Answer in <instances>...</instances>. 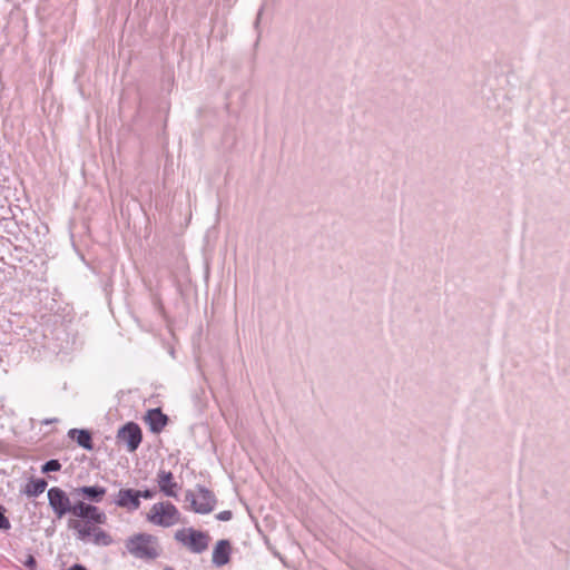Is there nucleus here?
Segmentation results:
<instances>
[{
  "instance_id": "aec40b11",
  "label": "nucleus",
  "mask_w": 570,
  "mask_h": 570,
  "mask_svg": "<svg viewBox=\"0 0 570 570\" xmlns=\"http://www.w3.org/2000/svg\"><path fill=\"white\" fill-rule=\"evenodd\" d=\"M23 564H24L27 568H29V569L33 570V569L36 568V566H37V561H36V559L33 558V556L29 554V556H28V558H27V560L23 562Z\"/></svg>"
},
{
  "instance_id": "f3484780",
  "label": "nucleus",
  "mask_w": 570,
  "mask_h": 570,
  "mask_svg": "<svg viewBox=\"0 0 570 570\" xmlns=\"http://www.w3.org/2000/svg\"><path fill=\"white\" fill-rule=\"evenodd\" d=\"M61 469V464L58 460H49L47 461L42 468H41V471L43 473H49V472H56V471H59Z\"/></svg>"
},
{
  "instance_id": "f8f14e48",
  "label": "nucleus",
  "mask_w": 570,
  "mask_h": 570,
  "mask_svg": "<svg viewBox=\"0 0 570 570\" xmlns=\"http://www.w3.org/2000/svg\"><path fill=\"white\" fill-rule=\"evenodd\" d=\"M68 435L72 439V440H76V442L83 449L86 450H92L94 449V444H92V438H91V434L89 431L87 430H78V429H71L69 430L68 432Z\"/></svg>"
},
{
  "instance_id": "ddd939ff",
  "label": "nucleus",
  "mask_w": 570,
  "mask_h": 570,
  "mask_svg": "<svg viewBox=\"0 0 570 570\" xmlns=\"http://www.w3.org/2000/svg\"><path fill=\"white\" fill-rule=\"evenodd\" d=\"M79 493L94 502H100L102 497L106 494V489L102 487H82L78 489Z\"/></svg>"
},
{
  "instance_id": "7ed1b4c3",
  "label": "nucleus",
  "mask_w": 570,
  "mask_h": 570,
  "mask_svg": "<svg viewBox=\"0 0 570 570\" xmlns=\"http://www.w3.org/2000/svg\"><path fill=\"white\" fill-rule=\"evenodd\" d=\"M180 513L171 502L155 503L147 515L155 525L169 528L179 522Z\"/></svg>"
},
{
  "instance_id": "6e6552de",
  "label": "nucleus",
  "mask_w": 570,
  "mask_h": 570,
  "mask_svg": "<svg viewBox=\"0 0 570 570\" xmlns=\"http://www.w3.org/2000/svg\"><path fill=\"white\" fill-rule=\"evenodd\" d=\"M115 503L129 511L138 510L140 507V500L138 498L137 490L121 489L117 494Z\"/></svg>"
},
{
  "instance_id": "412c9836",
  "label": "nucleus",
  "mask_w": 570,
  "mask_h": 570,
  "mask_svg": "<svg viewBox=\"0 0 570 570\" xmlns=\"http://www.w3.org/2000/svg\"><path fill=\"white\" fill-rule=\"evenodd\" d=\"M137 494H138V498H144V499H151L154 497V492L151 490H144V491H140V490H137Z\"/></svg>"
},
{
  "instance_id": "b1692460",
  "label": "nucleus",
  "mask_w": 570,
  "mask_h": 570,
  "mask_svg": "<svg viewBox=\"0 0 570 570\" xmlns=\"http://www.w3.org/2000/svg\"><path fill=\"white\" fill-rule=\"evenodd\" d=\"M164 570H175V569H173L170 567H166Z\"/></svg>"
},
{
  "instance_id": "4468645a",
  "label": "nucleus",
  "mask_w": 570,
  "mask_h": 570,
  "mask_svg": "<svg viewBox=\"0 0 570 570\" xmlns=\"http://www.w3.org/2000/svg\"><path fill=\"white\" fill-rule=\"evenodd\" d=\"M47 488V482L43 479L32 480L26 485V494L29 497H38Z\"/></svg>"
},
{
  "instance_id": "5701e85b",
  "label": "nucleus",
  "mask_w": 570,
  "mask_h": 570,
  "mask_svg": "<svg viewBox=\"0 0 570 570\" xmlns=\"http://www.w3.org/2000/svg\"><path fill=\"white\" fill-rule=\"evenodd\" d=\"M56 421H57V419H50V420L48 419V420H45L42 423L43 424H50V423L56 422Z\"/></svg>"
},
{
  "instance_id": "f03ea898",
  "label": "nucleus",
  "mask_w": 570,
  "mask_h": 570,
  "mask_svg": "<svg viewBox=\"0 0 570 570\" xmlns=\"http://www.w3.org/2000/svg\"><path fill=\"white\" fill-rule=\"evenodd\" d=\"M69 528L76 531L77 539L82 542H92L97 546H109L111 537L102 529L97 527L94 521L70 520Z\"/></svg>"
},
{
  "instance_id": "dca6fc26",
  "label": "nucleus",
  "mask_w": 570,
  "mask_h": 570,
  "mask_svg": "<svg viewBox=\"0 0 570 570\" xmlns=\"http://www.w3.org/2000/svg\"><path fill=\"white\" fill-rule=\"evenodd\" d=\"M88 509H89V504H87L82 501H79L73 505L70 504V510L68 513H71L72 515H75L77 518L86 519Z\"/></svg>"
},
{
  "instance_id": "6ab92c4d",
  "label": "nucleus",
  "mask_w": 570,
  "mask_h": 570,
  "mask_svg": "<svg viewBox=\"0 0 570 570\" xmlns=\"http://www.w3.org/2000/svg\"><path fill=\"white\" fill-rule=\"evenodd\" d=\"M232 517H233V513H232V511H229V510L222 511V512H219V513L216 515V518H217L218 520H220V521H229V520L232 519Z\"/></svg>"
},
{
  "instance_id": "39448f33",
  "label": "nucleus",
  "mask_w": 570,
  "mask_h": 570,
  "mask_svg": "<svg viewBox=\"0 0 570 570\" xmlns=\"http://www.w3.org/2000/svg\"><path fill=\"white\" fill-rule=\"evenodd\" d=\"M175 539L186 546L194 553H203L208 549L210 537L195 529L178 530Z\"/></svg>"
},
{
  "instance_id": "0eeeda50",
  "label": "nucleus",
  "mask_w": 570,
  "mask_h": 570,
  "mask_svg": "<svg viewBox=\"0 0 570 570\" xmlns=\"http://www.w3.org/2000/svg\"><path fill=\"white\" fill-rule=\"evenodd\" d=\"M48 501L58 519L62 518L70 510V499L60 488L53 487L48 490Z\"/></svg>"
},
{
  "instance_id": "4be33fe9",
  "label": "nucleus",
  "mask_w": 570,
  "mask_h": 570,
  "mask_svg": "<svg viewBox=\"0 0 570 570\" xmlns=\"http://www.w3.org/2000/svg\"><path fill=\"white\" fill-rule=\"evenodd\" d=\"M69 570H87V569L81 564H73L72 567L69 568Z\"/></svg>"
},
{
  "instance_id": "9d476101",
  "label": "nucleus",
  "mask_w": 570,
  "mask_h": 570,
  "mask_svg": "<svg viewBox=\"0 0 570 570\" xmlns=\"http://www.w3.org/2000/svg\"><path fill=\"white\" fill-rule=\"evenodd\" d=\"M232 546L228 540H219L214 550L212 561L216 567H223L230 560Z\"/></svg>"
},
{
  "instance_id": "1a4fd4ad",
  "label": "nucleus",
  "mask_w": 570,
  "mask_h": 570,
  "mask_svg": "<svg viewBox=\"0 0 570 570\" xmlns=\"http://www.w3.org/2000/svg\"><path fill=\"white\" fill-rule=\"evenodd\" d=\"M157 483L159 490L167 497L177 498L178 484L174 481L170 471L159 470L157 473Z\"/></svg>"
},
{
  "instance_id": "423d86ee",
  "label": "nucleus",
  "mask_w": 570,
  "mask_h": 570,
  "mask_svg": "<svg viewBox=\"0 0 570 570\" xmlns=\"http://www.w3.org/2000/svg\"><path fill=\"white\" fill-rule=\"evenodd\" d=\"M117 439L119 442L126 444L127 450L129 452H134L138 449L139 444L141 443V429L139 428L138 424L129 422L125 424L121 429H119L117 433Z\"/></svg>"
},
{
  "instance_id": "9b49d317",
  "label": "nucleus",
  "mask_w": 570,
  "mask_h": 570,
  "mask_svg": "<svg viewBox=\"0 0 570 570\" xmlns=\"http://www.w3.org/2000/svg\"><path fill=\"white\" fill-rule=\"evenodd\" d=\"M149 429L154 433H160L168 422L167 415H165L160 409H151L145 416Z\"/></svg>"
},
{
  "instance_id": "2eb2a0df",
  "label": "nucleus",
  "mask_w": 570,
  "mask_h": 570,
  "mask_svg": "<svg viewBox=\"0 0 570 570\" xmlns=\"http://www.w3.org/2000/svg\"><path fill=\"white\" fill-rule=\"evenodd\" d=\"M85 520L94 521L97 524H105L107 521V515L96 505L89 504L88 513Z\"/></svg>"
},
{
  "instance_id": "f257e3e1",
  "label": "nucleus",
  "mask_w": 570,
  "mask_h": 570,
  "mask_svg": "<svg viewBox=\"0 0 570 570\" xmlns=\"http://www.w3.org/2000/svg\"><path fill=\"white\" fill-rule=\"evenodd\" d=\"M127 551L141 560H155L160 556V544L157 537L149 533H137L126 540Z\"/></svg>"
},
{
  "instance_id": "20e7f679",
  "label": "nucleus",
  "mask_w": 570,
  "mask_h": 570,
  "mask_svg": "<svg viewBox=\"0 0 570 570\" xmlns=\"http://www.w3.org/2000/svg\"><path fill=\"white\" fill-rule=\"evenodd\" d=\"M185 500L190 503V509L199 514L210 513L216 505L215 494L202 485L197 487L196 492L188 490Z\"/></svg>"
},
{
  "instance_id": "a211bd4d",
  "label": "nucleus",
  "mask_w": 570,
  "mask_h": 570,
  "mask_svg": "<svg viewBox=\"0 0 570 570\" xmlns=\"http://www.w3.org/2000/svg\"><path fill=\"white\" fill-rule=\"evenodd\" d=\"M0 529L8 530L10 529V522L3 514V508L0 505Z\"/></svg>"
}]
</instances>
